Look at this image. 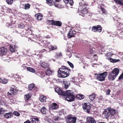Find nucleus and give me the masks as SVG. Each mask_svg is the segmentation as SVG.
<instances>
[{
	"label": "nucleus",
	"mask_w": 123,
	"mask_h": 123,
	"mask_svg": "<svg viewBox=\"0 0 123 123\" xmlns=\"http://www.w3.org/2000/svg\"><path fill=\"white\" fill-rule=\"evenodd\" d=\"M12 116V113L11 112H9V113H6L4 115L5 117L7 119L11 118Z\"/></svg>",
	"instance_id": "5701e85b"
},
{
	"label": "nucleus",
	"mask_w": 123,
	"mask_h": 123,
	"mask_svg": "<svg viewBox=\"0 0 123 123\" xmlns=\"http://www.w3.org/2000/svg\"><path fill=\"white\" fill-rule=\"evenodd\" d=\"M41 65L42 67L45 68H47L49 67L48 64L44 62H42Z\"/></svg>",
	"instance_id": "7c9ffc66"
},
{
	"label": "nucleus",
	"mask_w": 123,
	"mask_h": 123,
	"mask_svg": "<svg viewBox=\"0 0 123 123\" xmlns=\"http://www.w3.org/2000/svg\"><path fill=\"white\" fill-rule=\"evenodd\" d=\"M33 88L35 89V91H38L37 87H35V85L33 83H32L29 85L28 89L30 90H32Z\"/></svg>",
	"instance_id": "dca6fc26"
},
{
	"label": "nucleus",
	"mask_w": 123,
	"mask_h": 123,
	"mask_svg": "<svg viewBox=\"0 0 123 123\" xmlns=\"http://www.w3.org/2000/svg\"><path fill=\"white\" fill-rule=\"evenodd\" d=\"M8 58V57L7 56H6L5 55H2L1 59L4 61H6Z\"/></svg>",
	"instance_id": "4c0bfd02"
},
{
	"label": "nucleus",
	"mask_w": 123,
	"mask_h": 123,
	"mask_svg": "<svg viewBox=\"0 0 123 123\" xmlns=\"http://www.w3.org/2000/svg\"><path fill=\"white\" fill-rule=\"evenodd\" d=\"M119 36H120V37H122V38H123V32L121 34L119 35Z\"/></svg>",
	"instance_id": "052dcab7"
},
{
	"label": "nucleus",
	"mask_w": 123,
	"mask_h": 123,
	"mask_svg": "<svg viewBox=\"0 0 123 123\" xmlns=\"http://www.w3.org/2000/svg\"><path fill=\"white\" fill-rule=\"evenodd\" d=\"M119 72V69L117 68L114 69L109 74L108 77V79L110 80H114Z\"/></svg>",
	"instance_id": "7ed1b4c3"
},
{
	"label": "nucleus",
	"mask_w": 123,
	"mask_h": 123,
	"mask_svg": "<svg viewBox=\"0 0 123 123\" xmlns=\"http://www.w3.org/2000/svg\"><path fill=\"white\" fill-rule=\"evenodd\" d=\"M7 49L5 47L0 48V54L1 55H5L7 52Z\"/></svg>",
	"instance_id": "4468645a"
},
{
	"label": "nucleus",
	"mask_w": 123,
	"mask_h": 123,
	"mask_svg": "<svg viewBox=\"0 0 123 123\" xmlns=\"http://www.w3.org/2000/svg\"><path fill=\"white\" fill-rule=\"evenodd\" d=\"M59 107V105L56 103H54L51 104L50 108L51 109L55 110L57 109Z\"/></svg>",
	"instance_id": "f3484780"
},
{
	"label": "nucleus",
	"mask_w": 123,
	"mask_h": 123,
	"mask_svg": "<svg viewBox=\"0 0 123 123\" xmlns=\"http://www.w3.org/2000/svg\"><path fill=\"white\" fill-rule=\"evenodd\" d=\"M10 91L11 93L13 94H15L18 92V91L16 89L11 88L10 89Z\"/></svg>",
	"instance_id": "393cba45"
},
{
	"label": "nucleus",
	"mask_w": 123,
	"mask_h": 123,
	"mask_svg": "<svg viewBox=\"0 0 123 123\" xmlns=\"http://www.w3.org/2000/svg\"><path fill=\"white\" fill-rule=\"evenodd\" d=\"M109 110H108V108H107L105 109L103 112L102 116L103 117L106 118H108L110 115L109 111Z\"/></svg>",
	"instance_id": "9d476101"
},
{
	"label": "nucleus",
	"mask_w": 123,
	"mask_h": 123,
	"mask_svg": "<svg viewBox=\"0 0 123 123\" xmlns=\"http://www.w3.org/2000/svg\"><path fill=\"white\" fill-rule=\"evenodd\" d=\"M98 123H105L104 122H98Z\"/></svg>",
	"instance_id": "69168bd1"
},
{
	"label": "nucleus",
	"mask_w": 123,
	"mask_h": 123,
	"mask_svg": "<svg viewBox=\"0 0 123 123\" xmlns=\"http://www.w3.org/2000/svg\"><path fill=\"white\" fill-rule=\"evenodd\" d=\"M100 8L103 14H107V11L104 8L102 7L101 6H100Z\"/></svg>",
	"instance_id": "72a5a7b5"
},
{
	"label": "nucleus",
	"mask_w": 123,
	"mask_h": 123,
	"mask_svg": "<svg viewBox=\"0 0 123 123\" xmlns=\"http://www.w3.org/2000/svg\"><path fill=\"white\" fill-rule=\"evenodd\" d=\"M55 91L58 94L63 97L64 96L66 100L68 101L72 102L74 100L75 97L73 95L74 93H71L69 91H63L58 87L55 88Z\"/></svg>",
	"instance_id": "f257e3e1"
},
{
	"label": "nucleus",
	"mask_w": 123,
	"mask_h": 123,
	"mask_svg": "<svg viewBox=\"0 0 123 123\" xmlns=\"http://www.w3.org/2000/svg\"><path fill=\"white\" fill-rule=\"evenodd\" d=\"M30 7V6L29 4H25V9L26 10L29 9Z\"/></svg>",
	"instance_id": "79ce46f5"
},
{
	"label": "nucleus",
	"mask_w": 123,
	"mask_h": 123,
	"mask_svg": "<svg viewBox=\"0 0 123 123\" xmlns=\"http://www.w3.org/2000/svg\"><path fill=\"white\" fill-rule=\"evenodd\" d=\"M2 104V103L1 102V100L0 99V105H1Z\"/></svg>",
	"instance_id": "338daca9"
},
{
	"label": "nucleus",
	"mask_w": 123,
	"mask_h": 123,
	"mask_svg": "<svg viewBox=\"0 0 123 123\" xmlns=\"http://www.w3.org/2000/svg\"><path fill=\"white\" fill-rule=\"evenodd\" d=\"M97 56V55L96 54H94L93 55L94 56Z\"/></svg>",
	"instance_id": "774afa93"
},
{
	"label": "nucleus",
	"mask_w": 123,
	"mask_h": 123,
	"mask_svg": "<svg viewBox=\"0 0 123 123\" xmlns=\"http://www.w3.org/2000/svg\"><path fill=\"white\" fill-rule=\"evenodd\" d=\"M31 121L29 120H27L24 122V123H31Z\"/></svg>",
	"instance_id": "13d9d810"
},
{
	"label": "nucleus",
	"mask_w": 123,
	"mask_h": 123,
	"mask_svg": "<svg viewBox=\"0 0 123 123\" xmlns=\"http://www.w3.org/2000/svg\"><path fill=\"white\" fill-rule=\"evenodd\" d=\"M77 119L76 117H73L71 115H68L66 119V121L67 123H75Z\"/></svg>",
	"instance_id": "0eeeda50"
},
{
	"label": "nucleus",
	"mask_w": 123,
	"mask_h": 123,
	"mask_svg": "<svg viewBox=\"0 0 123 123\" xmlns=\"http://www.w3.org/2000/svg\"><path fill=\"white\" fill-rule=\"evenodd\" d=\"M25 25L24 24L21 23L18 25V27L21 28H22L24 27Z\"/></svg>",
	"instance_id": "de8ad7c7"
},
{
	"label": "nucleus",
	"mask_w": 123,
	"mask_h": 123,
	"mask_svg": "<svg viewBox=\"0 0 123 123\" xmlns=\"http://www.w3.org/2000/svg\"><path fill=\"white\" fill-rule=\"evenodd\" d=\"M54 20H49L46 21V22L47 24L49 25H54Z\"/></svg>",
	"instance_id": "c756f323"
},
{
	"label": "nucleus",
	"mask_w": 123,
	"mask_h": 123,
	"mask_svg": "<svg viewBox=\"0 0 123 123\" xmlns=\"http://www.w3.org/2000/svg\"><path fill=\"white\" fill-rule=\"evenodd\" d=\"M27 70L33 73L36 72V70L35 69L30 67H27Z\"/></svg>",
	"instance_id": "f704fd0d"
},
{
	"label": "nucleus",
	"mask_w": 123,
	"mask_h": 123,
	"mask_svg": "<svg viewBox=\"0 0 123 123\" xmlns=\"http://www.w3.org/2000/svg\"><path fill=\"white\" fill-rule=\"evenodd\" d=\"M82 108L83 110L87 113H89L90 111L92 105L88 104L86 103H85L82 105Z\"/></svg>",
	"instance_id": "423d86ee"
},
{
	"label": "nucleus",
	"mask_w": 123,
	"mask_h": 123,
	"mask_svg": "<svg viewBox=\"0 0 123 123\" xmlns=\"http://www.w3.org/2000/svg\"><path fill=\"white\" fill-rule=\"evenodd\" d=\"M44 52H47V50L44 49H43L40 50V51L39 52V53H40V54H41Z\"/></svg>",
	"instance_id": "603ef678"
},
{
	"label": "nucleus",
	"mask_w": 123,
	"mask_h": 123,
	"mask_svg": "<svg viewBox=\"0 0 123 123\" xmlns=\"http://www.w3.org/2000/svg\"><path fill=\"white\" fill-rule=\"evenodd\" d=\"M71 6H72L74 3V2L73 0H70L68 3Z\"/></svg>",
	"instance_id": "864d4df0"
},
{
	"label": "nucleus",
	"mask_w": 123,
	"mask_h": 123,
	"mask_svg": "<svg viewBox=\"0 0 123 123\" xmlns=\"http://www.w3.org/2000/svg\"><path fill=\"white\" fill-rule=\"evenodd\" d=\"M15 48L13 46L12 44H11L10 47V50L11 51L13 52L15 51Z\"/></svg>",
	"instance_id": "c9c22d12"
},
{
	"label": "nucleus",
	"mask_w": 123,
	"mask_h": 123,
	"mask_svg": "<svg viewBox=\"0 0 123 123\" xmlns=\"http://www.w3.org/2000/svg\"><path fill=\"white\" fill-rule=\"evenodd\" d=\"M52 71L50 68H48L45 72V74L48 75H50L52 73Z\"/></svg>",
	"instance_id": "bb28decb"
},
{
	"label": "nucleus",
	"mask_w": 123,
	"mask_h": 123,
	"mask_svg": "<svg viewBox=\"0 0 123 123\" xmlns=\"http://www.w3.org/2000/svg\"><path fill=\"white\" fill-rule=\"evenodd\" d=\"M46 108L44 107H42L41 110V112L43 114H45L46 113Z\"/></svg>",
	"instance_id": "e433bc0d"
},
{
	"label": "nucleus",
	"mask_w": 123,
	"mask_h": 123,
	"mask_svg": "<svg viewBox=\"0 0 123 123\" xmlns=\"http://www.w3.org/2000/svg\"><path fill=\"white\" fill-rule=\"evenodd\" d=\"M102 28L100 25H97L96 26H93L91 31L94 32L100 33L102 31Z\"/></svg>",
	"instance_id": "6e6552de"
},
{
	"label": "nucleus",
	"mask_w": 123,
	"mask_h": 123,
	"mask_svg": "<svg viewBox=\"0 0 123 123\" xmlns=\"http://www.w3.org/2000/svg\"><path fill=\"white\" fill-rule=\"evenodd\" d=\"M58 119H59V117H56V118H55V119L54 120L55 121H57V120H58Z\"/></svg>",
	"instance_id": "680f3d73"
},
{
	"label": "nucleus",
	"mask_w": 123,
	"mask_h": 123,
	"mask_svg": "<svg viewBox=\"0 0 123 123\" xmlns=\"http://www.w3.org/2000/svg\"><path fill=\"white\" fill-rule=\"evenodd\" d=\"M13 114L14 115L18 116H19L20 115V114L17 111L14 112L13 113Z\"/></svg>",
	"instance_id": "09e8293b"
},
{
	"label": "nucleus",
	"mask_w": 123,
	"mask_h": 123,
	"mask_svg": "<svg viewBox=\"0 0 123 123\" xmlns=\"http://www.w3.org/2000/svg\"><path fill=\"white\" fill-rule=\"evenodd\" d=\"M84 97V96L82 94H77L76 96V98L79 100L83 99Z\"/></svg>",
	"instance_id": "cd10ccee"
},
{
	"label": "nucleus",
	"mask_w": 123,
	"mask_h": 123,
	"mask_svg": "<svg viewBox=\"0 0 123 123\" xmlns=\"http://www.w3.org/2000/svg\"><path fill=\"white\" fill-rule=\"evenodd\" d=\"M51 48L50 49L51 50H54L55 49H57V47L56 46H53L52 45H51Z\"/></svg>",
	"instance_id": "a18cd8bd"
},
{
	"label": "nucleus",
	"mask_w": 123,
	"mask_h": 123,
	"mask_svg": "<svg viewBox=\"0 0 123 123\" xmlns=\"http://www.w3.org/2000/svg\"><path fill=\"white\" fill-rule=\"evenodd\" d=\"M64 85L65 88H67L69 86V85L68 84V83L67 82L65 81L64 82Z\"/></svg>",
	"instance_id": "37998d69"
},
{
	"label": "nucleus",
	"mask_w": 123,
	"mask_h": 123,
	"mask_svg": "<svg viewBox=\"0 0 123 123\" xmlns=\"http://www.w3.org/2000/svg\"><path fill=\"white\" fill-rule=\"evenodd\" d=\"M47 4L50 6L54 5L56 7L59 8H62L63 6L59 3L61 0H46Z\"/></svg>",
	"instance_id": "20e7f679"
},
{
	"label": "nucleus",
	"mask_w": 123,
	"mask_h": 123,
	"mask_svg": "<svg viewBox=\"0 0 123 123\" xmlns=\"http://www.w3.org/2000/svg\"><path fill=\"white\" fill-rule=\"evenodd\" d=\"M113 54L111 53L108 52L106 54V56L110 58Z\"/></svg>",
	"instance_id": "c03bdc74"
},
{
	"label": "nucleus",
	"mask_w": 123,
	"mask_h": 123,
	"mask_svg": "<svg viewBox=\"0 0 123 123\" xmlns=\"http://www.w3.org/2000/svg\"><path fill=\"white\" fill-rule=\"evenodd\" d=\"M31 94L28 93L25 95V98L26 100H28L31 98Z\"/></svg>",
	"instance_id": "2f4dec72"
},
{
	"label": "nucleus",
	"mask_w": 123,
	"mask_h": 123,
	"mask_svg": "<svg viewBox=\"0 0 123 123\" xmlns=\"http://www.w3.org/2000/svg\"><path fill=\"white\" fill-rule=\"evenodd\" d=\"M95 50V49L90 47L88 51V53L89 54H91L94 53V52Z\"/></svg>",
	"instance_id": "c85d7f7f"
},
{
	"label": "nucleus",
	"mask_w": 123,
	"mask_h": 123,
	"mask_svg": "<svg viewBox=\"0 0 123 123\" xmlns=\"http://www.w3.org/2000/svg\"><path fill=\"white\" fill-rule=\"evenodd\" d=\"M29 28H28V30H26V33H27V32H28V30H29Z\"/></svg>",
	"instance_id": "0e129e2a"
},
{
	"label": "nucleus",
	"mask_w": 123,
	"mask_h": 123,
	"mask_svg": "<svg viewBox=\"0 0 123 123\" xmlns=\"http://www.w3.org/2000/svg\"><path fill=\"white\" fill-rule=\"evenodd\" d=\"M80 2L79 3V9H80V8H82L83 7L86 6H88V4L85 3V2L84 0H80Z\"/></svg>",
	"instance_id": "ddd939ff"
},
{
	"label": "nucleus",
	"mask_w": 123,
	"mask_h": 123,
	"mask_svg": "<svg viewBox=\"0 0 123 123\" xmlns=\"http://www.w3.org/2000/svg\"><path fill=\"white\" fill-rule=\"evenodd\" d=\"M83 8L82 10V9H81V8H80V9L79 10H80V15H81L83 17H84L85 16V14L87 13L88 10L86 6L83 7Z\"/></svg>",
	"instance_id": "f8f14e48"
},
{
	"label": "nucleus",
	"mask_w": 123,
	"mask_h": 123,
	"mask_svg": "<svg viewBox=\"0 0 123 123\" xmlns=\"http://www.w3.org/2000/svg\"><path fill=\"white\" fill-rule=\"evenodd\" d=\"M96 95H95L94 94H93L89 95V97L91 100L93 101L95 98Z\"/></svg>",
	"instance_id": "473e14b6"
},
{
	"label": "nucleus",
	"mask_w": 123,
	"mask_h": 123,
	"mask_svg": "<svg viewBox=\"0 0 123 123\" xmlns=\"http://www.w3.org/2000/svg\"><path fill=\"white\" fill-rule=\"evenodd\" d=\"M7 25H8V27H9L11 28V23H8L7 24Z\"/></svg>",
	"instance_id": "bf43d9fd"
},
{
	"label": "nucleus",
	"mask_w": 123,
	"mask_h": 123,
	"mask_svg": "<svg viewBox=\"0 0 123 123\" xmlns=\"http://www.w3.org/2000/svg\"><path fill=\"white\" fill-rule=\"evenodd\" d=\"M7 3L9 5H11L13 2V0H6Z\"/></svg>",
	"instance_id": "a19ab883"
},
{
	"label": "nucleus",
	"mask_w": 123,
	"mask_h": 123,
	"mask_svg": "<svg viewBox=\"0 0 123 123\" xmlns=\"http://www.w3.org/2000/svg\"><path fill=\"white\" fill-rule=\"evenodd\" d=\"M76 32L72 29H71L68 34V38H71L72 37H74V35L76 34Z\"/></svg>",
	"instance_id": "9b49d317"
},
{
	"label": "nucleus",
	"mask_w": 123,
	"mask_h": 123,
	"mask_svg": "<svg viewBox=\"0 0 123 123\" xmlns=\"http://www.w3.org/2000/svg\"><path fill=\"white\" fill-rule=\"evenodd\" d=\"M108 110H109V112L110 115L111 116H113L116 113V110L114 109H111V108H108Z\"/></svg>",
	"instance_id": "aec40b11"
},
{
	"label": "nucleus",
	"mask_w": 123,
	"mask_h": 123,
	"mask_svg": "<svg viewBox=\"0 0 123 123\" xmlns=\"http://www.w3.org/2000/svg\"><path fill=\"white\" fill-rule=\"evenodd\" d=\"M86 123H96V122L94 118L89 117L87 118Z\"/></svg>",
	"instance_id": "2eb2a0df"
},
{
	"label": "nucleus",
	"mask_w": 123,
	"mask_h": 123,
	"mask_svg": "<svg viewBox=\"0 0 123 123\" xmlns=\"http://www.w3.org/2000/svg\"><path fill=\"white\" fill-rule=\"evenodd\" d=\"M30 120L32 123H39V119L37 117H32Z\"/></svg>",
	"instance_id": "6ab92c4d"
},
{
	"label": "nucleus",
	"mask_w": 123,
	"mask_h": 123,
	"mask_svg": "<svg viewBox=\"0 0 123 123\" xmlns=\"http://www.w3.org/2000/svg\"><path fill=\"white\" fill-rule=\"evenodd\" d=\"M67 63L69 64V66L72 68H73L74 67V66L73 64L70 62L69 61H68Z\"/></svg>",
	"instance_id": "8fccbe9b"
},
{
	"label": "nucleus",
	"mask_w": 123,
	"mask_h": 123,
	"mask_svg": "<svg viewBox=\"0 0 123 123\" xmlns=\"http://www.w3.org/2000/svg\"><path fill=\"white\" fill-rule=\"evenodd\" d=\"M12 94V93L9 92H8L7 93V95H11Z\"/></svg>",
	"instance_id": "e2e57ef3"
},
{
	"label": "nucleus",
	"mask_w": 123,
	"mask_h": 123,
	"mask_svg": "<svg viewBox=\"0 0 123 123\" xmlns=\"http://www.w3.org/2000/svg\"><path fill=\"white\" fill-rule=\"evenodd\" d=\"M8 81L6 79H4L3 80H1L0 83L4 84H6L8 82Z\"/></svg>",
	"instance_id": "58836bf2"
},
{
	"label": "nucleus",
	"mask_w": 123,
	"mask_h": 123,
	"mask_svg": "<svg viewBox=\"0 0 123 123\" xmlns=\"http://www.w3.org/2000/svg\"><path fill=\"white\" fill-rule=\"evenodd\" d=\"M96 15V14H94L92 13H88V16L90 17V18H92V17L94 16V15Z\"/></svg>",
	"instance_id": "3c124183"
},
{
	"label": "nucleus",
	"mask_w": 123,
	"mask_h": 123,
	"mask_svg": "<svg viewBox=\"0 0 123 123\" xmlns=\"http://www.w3.org/2000/svg\"><path fill=\"white\" fill-rule=\"evenodd\" d=\"M69 0H63V2L66 4L68 3Z\"/></svg>",
	"instance_id": "4d7b16f0"
},
{
	"label": "nucleus",
	"mask_w": 123,
	"mask_h": 123,
	"mask_svg": "<svg viewBox=\"0 0 123 123\" xmlns=\"http://www.w3.org/2000/svg\"><path fill=\"white\" fill-rule=\"evenodd\" d=\"M106 58L108 60H109L110 62L113 63H115L120 61V60L119 59H112L111 58Z\"/></svg>",
	"instance_id": "4be33fe9"
},
{
	"label": "nucleus",
	"mask_w": 123,
	"mask_h": 123,
	"mask_svg": "<svg viewBox=\"0 0 123 123\" xmlns=\"http://www.w3.org/2000/svg\"><path fill=\"white\" fill-rule=\"evenodd\" d=\"M111 92V90L110 89H109L106 91V94L107 95H109L110 94V93Z\"/></svg>",
	"instance_id": "6e6d98bb"
},
{
	"label": "nucleus",
	"mask_w": 123,
	"mask_h": 123,
	"mask_svg": "<svg viewBox=\"0 0 123 123\" xmlns=\"http://www.w3.org/2000/svg\"><path fill=\"white\" fill-rule=\"evenodd\" d=\"M70 71V70L67 67L62 66L58 71V75L60 78L66 77L69 75Z\"/></svg>",
	"instance_id": "f03ea898"
},
{
	"label": "nucleus",
	"mask_w": 123,
	"mask_h": 123,
	"mask_svg": "<svg viewBox=\"0 0 123 123\" xmlns=\"http://www.w3.org/2000/svg\"><path fill=\"white\" fill-rule=\"evenodd\" d=\"M107 74L106 72H104L101 73H95L94 75L96 78V79L97 80L101 81H104L105 78L106 77Z\"/></svg>",
	"instance_id": "39448f33"
},
{
	"label": "nucleus",
	"mask_w": 123,
	"mask_h": 123,
	"mask_svg": "<svg viewBox=\"0 0 123 123\" xmlns=\"http://www.w3.org/2000/svg\"><path fill=\"white\" fill-rule=\"evenodd\" d=\"M35 17L38 20H41L42 18V15L41 13H39L36 14L35 15Z\"/></svg>",
	"instance_id": "412c9836"
},
{
	"label": "nucleus",
	"mask_w": 123,
	"mask_h": 123,
	"mask_svg": "<svg viewBox=\"0 0 123 123\" xmlns=\"http://www.w3.org/2000/svg\"><path fill=\"white\" fill-rule=\"evenodd\" d=\"M62 23L61 21L59 20L54 21V25L60 27L62 25Z\"/></svg>",
	"instance_id": "a211bd4d"
},
{
	"label": "nucleus",
	"mask_w": 123,
	"mask_h": 123,
	"mask_svg": "<svg viewBox=\"0 0 123 123\" xmlns=\"http://www.w3.org/2000/svg\"><path fill=\"white\" fill-rule=\"evenodd\" d=\"M62 53L61 52H60L59 54L58 53H56V57L58 58L62 56Z\"/></svg>",
	"instance_id": "49530a36"
},
{
	"label": "nucleus",
	"mask_w": 123,
	"mask_h": 123,
	"mask_svg": "<svg viewBox=\"0 0 123 123\" xmlns=\"http://www.w3.org/2000/svg\"><path fill=\"white\" fill-rule=\"evenodd\" d=\"M47 98L45 96H40L39 98V99L42 102H45L46 101Z\"/></svg>",
	"instance_id": "a878e982"
},
{
	"label": "nucleus",
	"mask_w": 123,
	"mask_h": 123,
	"mask_svg": "<svg viewBox=\"0 0 123 123\" xmlns=\"http://www.w3.org/2000/svg\"><path fill=\"white\" fill-rule=\"evenodd\" d=\"M5 111L3 108L0 107V115L3 114Z\"/></svg>",
	"instance_id": "ea45409f"
},
{
	"label": "nucleus",
	"mask_w": 123,
	"mask_h": 123,
	"mask_svg": "<svg viewBox=\"0 0 123 123\" xmlns=\"http://www.w3.org/2000/svg\"><path fill=\"white\" fill-rule=\"evenodd\" d=\"M123 79V74H122L119 77L118 79L119 80H120Z\"/></svg>",
	"instance_id": "5fc2aeb1"
},
{
	"label": "nucleus",
	"mask_w": 123,
	"mask_h": 123,
	"mask_svg": "<svg viewBox=\"0 0 123 123\" xmlns=\"http://www.w3.org/2000/svg\"><path fill=\"white\" fill-rule=\"evenodd\" d=\"M114 0L116 4L123 6V0Z\"/></svg>",
	"instance_id": "b1692460"
},
{
	"label": "nucleus",
	"mask_w": 123,
	"mask_h": 123,
	"mask_svg": "<svg viewBox=\"0 0 123 123\" xmlns=\"http://www.w3.org/2000/svg\"><path fill=\"white\" fill-rule=\"evenodd\" d=\"M115 25L118 28L117 30V32L118 33V35H119L121 34V33L123 32V28L119 27V26H120V23L117 20L115 21Z\"/></svg>",
	"instance_id": "1a4fd4ad"
}]
</instances>
